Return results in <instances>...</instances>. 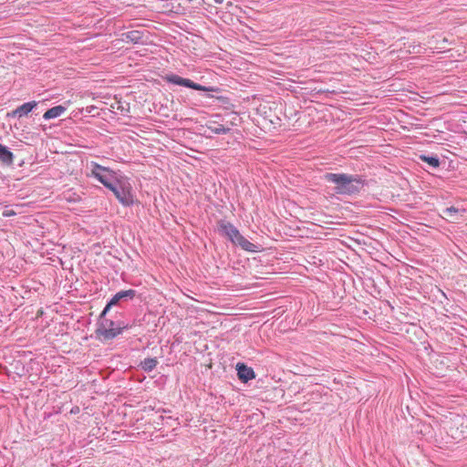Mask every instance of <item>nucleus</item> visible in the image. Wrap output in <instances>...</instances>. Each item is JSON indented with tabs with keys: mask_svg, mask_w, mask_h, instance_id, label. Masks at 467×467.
<instances>
[{
	"mask_svg": "<svg viewBox=\"0 0 467 467\" xmlns=\"http://www.w3.org/2000/svg\"><path fill=\"white\" fill-rule=\"evenodd\" d=\"M323 179L335 185L333 190L336 194L344 196L358 194L365 185L362 176L358 174L327 172Z\"/></svg>",
	"mask_w": 467,
	"mask_h": 467,
	"instance_id": "1",
	"label": "nucleus"
},
{
	"mask_svg": "<svg viewBox=\"0 0 467 467\" xmlns=\"http://www.w3.org/2000/svg\"><path fill=\"white\" fill-rule=\"evenodd\" d=\"M109 312V311H106V308L102 310L99 317L97 328L95 330L96 338L102 343H109L112 341L124 331L132 327V325L123 320H113L111 318H108L107 314Z\"/></svg>",
	"mask_w": 467,
	"mask_h": 467,
	"instance_id": "2",
	"label": "nucleus"
},
{
	"mask_svg": "<svg viewBox=\"0 0 467 467\" xmlns=\"http://www.w3.org/2000/svg\"><path fill=\"white\" fill-rule=\"evenodd\" d=\"M88 168L90 171L89 176L95 178L109 191L113 190V186L120 180V176H118L117 171L95 161H90Z\"/></svg>",
	"mask_w": 467,
	"mask_h": 467,
	"instance_id": "3",
	"label": "nucleus"
},
{
	"mask_svg": "<svg viewBox=\"0 0 467 467\" xmlns=\"http://www.w3.org/2000/svg\"><path fill=\"white\" fill-rule=\"evenodd\" d=\"M110 191L123 206L130 207L134 204L132 187L126 178L120 176V180L113 186V190Z\"/></svg>",
	"mask_w": 467,
	"mask_h": 467,
	"instance_id": "4",
	"label": "nucleus"
},
{
	"mask_svg": "<svg viewBox=\"0 0 467 467\" xmlns=\"http://www.w3.org/2000/svg\"><path fill=\"white\" fill-rule=\"evenodd\" d=\"M161 78L165 82H167L169 84L182 86V87L192 88L194 90H198V91L216 92L219 90L218 88L212 87V86H209V87L202 86L201 84L195 83L194 81H192L190 78H182L179 75L173 74V73L166 74V75L162 76Z\"/></svg>",
	"mask_w": 467,
	"mask_h": 467,
	"instance_id": "5",
	"label": "nucleus"
},
{
	"mask_svg": "<svg viewBox=\"0 0 467 467\" xmlns=\"http://www.w3.org/2000/svg\"><path fill=\"white\" fill-rule=\"evenodd\" d=\"M217 233L228 239L234 245L242 235L240 231L230 222L219 220L217 222Z\"/></svg>",
	"mask_w": 467,
	"mask_h": 467,
	"instance_id": "6",
	"label": "nucleus"
},
{
	"mask_svg": "<svg viewBox=\"0 0 467 467\" xmlns=\"http://www.w3.org/2000/svg\"><path fill=\"white\" fill-rule=\"evenodd\" d=\"M137 296V291L134 289L121 290L116 293L106 304V311H109L112 306H122L124 303L131 301Z\"/></svg>",
	"mask_w": 467,
	"mask_h": 467,
	"instance_id": "7",
	"label": "nucleus"
},
{
	"mask_svg": "<svg viewBox=\"0 0 467 467\" xmlns=\"http://www.w3.org/2000/svg\"><path fill=\"white\" fill-rule=\"evenodd\" d=\"M38 105L37 101L32 100L29 102H26L20 106H18L16 109L7 113V116L10 118H17L21 119L23 117L27 116L30 112L33 111Z\"/></svg>",
	"mask_w": 467,
	"mask_h": 467,
	"instance_id": "8",
	"label": "nucleus"
},
{
	"mask_svg": "<svg viewBox=\"0 0 467 467\" xmlns=\"http://www.w3.org/2000/svg\"><path fill=\"white\" fill-rule=\"evenodd\" d=\"M236 371L239 380L243 383H247L249 380L255 378L254 369L243 362H238L236 364Z\"/></svg>",
	"mask_w": 467,
	"mask_h": 467,
	"instance_id": "9",
	"label": "nucleus"
},
{
	"mask_svg": "<svg viewBox=\"0 0 467 467\" xmlns=\"http://www.w3.org/2000/svg\"><path fill=\"white\" fill-rule=\"evenodd\" d=\"M235 246L240 247L242 250L249 253H257L261 251V245L251 243L244 235H241L238 241L234 244Z\"/></svg>",
	"mask_w": 467,
	"mask_h": 467,
	"instance_id": "10",
	"label": "nucleus"
},
{
	"mask_svg": "<svg viewBox=\"0 0 467 467\" xmlns=\"http://www.w3.org/2000/svg\"><path fill=\"white\" fill-rule=\"evenodd\" d=\"M14 158L13 152L6 146L0 143V162L5 166H11Z\"/></svg>",
	"mask_w": 467,
	"mask_h": 467,
	"instance_id": "11",
	"label": "nucleus"
},
{
	"mask_svg": "<svg viewBox=\"0 0 467 467\" xmlns=\"http://www.w3.org/2000/svg\"><path fill=\"white\" fill-rule=\"evenodd\" d=\"M66 111H67V107H65L63 105H57V106H55V107L47 109L44 113L43 119L45 120L56 119V118L62 116Z\"/></svg>",
	"mask_w": 467,
	"mask_h": 467,
	"instance_id": "12",
	"label": "nucleus"
},
{
	"mask_svg": "<svg viewBox=\"0 0 467 467\" xmlns=\"http://www.w3.org/2000/svg\"><path fill=\"white\" fill-rule=\"evenodd\" d=\"M143 32L140 30H131L122 34L123 40L127 42H131L133 44H138L141 42L143 37Z\"/></svg>",
	"mask_w": 467,
	"mask_h": 467,
	"instance_id": "13",
	"label": "nucleus"
},
{
	"mask_svg": "<svg viewBox=\"0 0 467 467\" xmlns=\"http://www.w3.org/2000/svg\"><path fill=\"white\" fill-rule=\"evenodd\" d=\"M206 128L213 134H228L231 130L230 128H225L223 125L217 123L216 121H209L206 124Z\"/></svg>",
	"mask_w": 467,
	"mask_h": 467,
	"instance_id": "14",
	"label": "nucleus"
},
{
	"mask_svg": "<svg viewBox=\"0 0 467 467\" xmlns=\"http://www.w3.org/2000/svg\"><path fill=\"white\" fill-rule=\"evenodd\" d=\"M419 159L420 161L426 162L430 167H431L433 169H437L441 165L440 159L435 154H431V155L420 154V155H419Z\"/></svg>",
	"mask_w": 467,
	"mask_h": 467,
	"instance_id": "15",
	"label": "nucleus"
},
{
	"mask_svg": "<svg viewBox=\"0 0 467 467\" xmlns=\"http://www.w3.org/2000/svg\"><path fill=\"white\" fill-rule=\"evenodd\" d=\"M158 365V360L156 358H147L142 360L140 364L141 369L145 372H151Z\"/></svg>",
	"mask_w": 467,
	"mask_h": 467,
	"instance_id": "16",
	"label": "nucleus"
},
{
	"mask_svg": "<svg viewBox=\"0 0 467 467\" xmlns=\"http://www.w3.org/2000/svg\"><path fill=\"white\" fill-rule=\"evenodd\" d=\"M462 213V214L464 213V210H460L454 206H450V207H447L443 213L450 216V217H453L455 214H457L458 213Z\"/></svg>",
	"mask_w": 467,
	"mask_h": 467,
	"instance_id": "17",
	"label": "nucleus"
},
{
	"mask_svg": "<svg viewBox=\"0 0 467 467\" xmlns=\"http://www.w3.org/2000/svg\"><path fill=\"white\" fill-rule=\"evenodd\" d=\"M215 4H223V0H213Z\"/></svg>",
	"mask_w": 467,
	"mask_h": 467,
	"instance_id": "18",
	"label": "nucleus"
}]
</instances>
